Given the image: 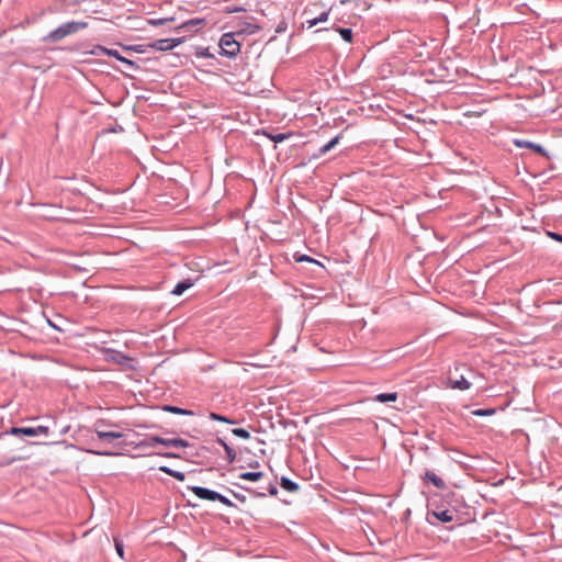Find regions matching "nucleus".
<instances>
[{"instance_id":"obj_1","label":"nucleus","mask_w":562,"mask_h":562,"mask_svg":"<svg viewBox=\"0 0 562 562\" xmlns=\"http://www.w3.org/2000/svg\"><path fill=\"white\" fill-rule=\"evenodd\" d=\"M87 26H88V23H86V22H75V21L67 22V23L58 26L56 30L52 31L48 34L47 40L50 42H59L63 38H65L69 35H72V34L79 32L80 30L86 29Z\"/></svg>"},{"instance_id":"obj_2","label":"nucleus","mask_w":562,"mask_h":562,"mask_svg":"<svg viewBox=\"0 0 562 562\" xmlns=\"http://www.w3.org/2000/svg\"><path fill=\"white\" fill-rule=\"evenodd\" d=\"M218 46L221 48L220 54L228 58L236 57L240 52V44L235 38V33H224L221 38Z\"/></svg>"},{"instance_id":"obj_3","label":"nucleus","mask_w":562,"mask_h":562,"mask_svg":"<svg viewBox=\"0 0 562 562\" xmlns=\"http://www.w3.org/2000/svg\"><path fill=\"white\" fill-rule=\"evenodd\" d=\"M135 360L121 351L108 347V364H115L121 370L134 369Z\"/></svg>"},{"instance_id":"obj_4","label":"nucleus","mask_w":562,"mask_h":562,"mask_svg":"<svg viewBox=\"0 0 562 562\" xmlns=\"http://www.w3.org/2000/svg\"><path fill=\"white\" fill-rule=\"evenodd\" d=\"M147 445L154 447L156 445H162L166 447L175 448H187L190 446L189 441L181 438H162L159 436H153L147 439Z\"/></svg>"},{"instance_id":"obj_5","label":"nucleus","mask_w":562,"mask_h":562,"mask_svg":"<svg viewBox=\"0 0 562 562\" xmlns=\"http://www.w3.org/2000/svg\"><path fill=\"white\" fill-rule=\"evenodd\" d=\"M128 12L130 10H124L117 15H111V19H108V22H111L119 27L137 29L135 22H137L138 19L130 15Z\"/></svg>"},{"instance_id":"obj_6","label":"nucleus","mask_w":562,"mask_h":562,"mask_svg":"<svg viewBox=\"0 0 562 562\" xmlns=\"http://www.w3.org/2000/svg\"><path fill=\"white\" fill-rule=\"evenodd\" d=\"M182 42H183L182 37L161 38V40H156V41L151 42L148 46L150 48H154L157 50L167 52V50H170V49L177 47Z\"/></svg>"},{"instance_id":"obj_7","label":"nucleus","mask_w":562,"mask_h":562,"mask_svg":"<svg viewBox=\"0 0 562 562\" xmlns=\"http://www.w3.org/2000/svg\"><path fill=\"white\" fill-rule=\"evenodd\" d=\"M47 432H48V428L45 427V426H38V427H12L10 429V434L14 435V436L24 435V436L33 437V436H37V435H41V434L47 435Z\"/></svg>"},{"instance_id":"obj_8","label":"nucleus","mask_w":562,"mask_h":562,"mask_svg":"<svg viewBox=\"0 0 562 562\" xmlns=\"http://www.w3.org/2000/svg\"><path fill=\"white\" fill-rule=\"evenodd\" d=\"M205 24H206L205 19L194 18V19H190V20L183 22L178 27H176V30L193 34V33H196L199 30H201Z\"/></svg>"},{"instance_id":"obj_9","label":"nucleus","mask_w":562,"mask_h":562,"mask_svg":"<svg viewBox=\"0 0 562 562\" xmlns=\"http://www.w3.org/2000/svg\"><path fill=\"white\" fill-rule=\"evenodd\" d=\"M108 57H113L125 65L126 69H121L122 72H126L127 70L134 71L138 69V66H136L134 60L123 56L117 49L108 48Z\"/></svg>"},{"instance_id":"obj_10","label":"nucleus","mask_w":562,"mask_h":562,"mask_svg":"<svg viewBox=\"0 0 562 562\" xmlns=\"http://www.w3.org/2000/svg\"><path fill=\"white\" fill-rule=\"evenodd\" d=\"M423 482L426 485H432L434 487L438 490H445L446 483L445 481L434 471L427 470L424 475L422 476Z\"/></svg>"},{"instance_id":"obj_11","label":"nucleus","mask_w":562,"mask_h":562,"mask_svg":"<svg viewBox=\"0 0 562 562\" xmlns=\"http://www.w3.org/2000/svg\"><path fill=\"white\" fill-rule=\"evenodd\" d=\"M515 145L519 148H529L536 153L541 154L542 156H547L546 149L539 144L529 140L516 139Z\"/></svg>"},{"instance_id":"obj_12","label":"nucleus","mask_w":562,"mask_h":562,"mask_svg":"<svg viewBox=\"0 0 562 562\" xmlns=\"http://www.w3.org/2000/svg\"><path fill=\"white\" fill-rule=\"evenodd\" d=\"M199 499H203V501H212V502H215V501H220L221 503L227 505V506H231L232 505V502L228 501L225 496H223L222 494H194Z\"/></svg>"},{"instance_id":"obj_13","label":"nucleus","mask_w":562,"mask_h":562,"mask_svg":"<svg viewBox=\"0 0 562 562\" xmlns=\"http://www.w3.org/2000/svg\"><path fill=\"white\" fill-rule=\"evenodd\" d=\"M192 285H193V282L190 279H184L175 285L173 290L171 291V294L182 295Z\"/></svg>"},{"instance_id":"obj_14","label":"nucleus","mask_w":562,"mask_h":562,"mask_svg":"<svg viewBox=\"0 0 562 562\" xmlns=\"http://www.w3.org/2000/svg\"><path fill=\"white\" fill-rule=\"evenodd\" d=\"M339 138H340V135H337L335 136L333 139H330L327 144H325L324 146H322L319 149H318V153L313 155L314 158H319L322 157L323 155H325L326 153H328L329 150H331L339 142Z\"/></svg>"},{"instance_id":"obj_15","label":"nucleus","mask_w":562,"mask_h":562,"mask_svg":"<svg viewBox=\"0 0 562 562\" xmlns=\"http://www.w3.org/2000/svg\"><path fill=\"white\" fill-rule=\"evenodd\" d=\"M238 477L241 479V480L251 481V482H256V481H259L261 479H268L267 475L263 472H261V471L241 472L238 475Z\"/></svg>"},{"instance_id":"obj_16","label":"nucleus","mask_w":562,"mask_h":562,"mask_svg":"<svg viewBox=\"0 0 562 562\" xmlns=\"http://www.w3.org/2000/svg\"><path fill=\"white\" fill-rule=\"evenodd\" d=\"M449 383L452 389H458L461 391L469 390L471 386V383L463 375H461L458 380L449 379Z\"/></svg>"},{"instance_id":"obj_17","label":"nucleus","mask_w":562,"mask_h":562,"mask_svg":"<svg viewBox=\"0 0 562 562\" xmlns=\"http://www.w3.org/2000/svg\"><path fill=\"white\" fill-rule=\"evenodd\" d=\"M162 409L166 412L172 413V414H177V415H187V416L194 415V413L190 409H186V408H181V407L172 406V405H165L162 407Z\"/></svg>"},{"instance_id":"obj_18","label":"nucleus","mask_w":562,"mask_h":562,"mask_svg":"<svg viewBox=\"0 0 562 562\" xmlns=\"http://www.w3.org/2000/svg\"><path fill=\"white\" fill-rule=\"evenodd\" d=\"M279 484L283 490L288 492H293L299 488V485L286 476H282Z\"/></svg>"},{"instance_id":"obj_19","label":"nucleus","mask_w":562,"mask_h":562,"mask_svg":"<svg viewBox=\"0 0 562 562\" xmlns=\"http://www.w3.org/2000/svg\"><path fill=\"white\" fill-rule=\"evenodd\" d=\"M397 400V393L391 392V393H380L375 395L374 401L380 403H386V402H395Z\"/></svg>"},{"instance_id":"obj_20","label":"nucleus","mask_w":562,"mask_h":562,"mask_svg":"<svg viewBox=\"0 0 562 562\" xmlns=\"http://www.w3.org/2000/svg\"><path fill=\"white\" fill-rule=\"evenodd\" d=\"M432 515L442 522H449L453 518L449 510H432Z\"/></svg>"},{"instance_id":"obj_21","label":"nucleus","mask_w":562,"mask_h":562,"mask_svg":"<svg viewBox=\"0 0 562 562\" xmlns=\"http://www.w3.org/2000/svg\"><path fill=\"white\" fill-rule=\"evenodd\" d=\"M262 134L266 135L269 139H271L274 143H282L283 140H285L290 137V134H284V133L272 134V133L262 131Z\"/></svg>"},{"instance_id":"obj_22","label":"nucleus","mask_w":562,"mask_h":562,"mask_svg":"<svg viewBox=\"0 0 562 562\" xmlns=\"http://www.w3.org/2000/svg\"><path fill=\"white\" fill-rule=\"evenodd\" d=\"M173 21H175L173 18H161V19H147V20H145V22L148 25H153V26L164 25V24H167V23H170V22H173Z\"/></svg>"},{"instance_id":"obj_23","label":"nucleus","mask_w":562,"mask_h":562,"mask_svg":"<svg viewBox=\"0 0 562 562\" xmlns=\"http://www.w3.org/2000/svg\"><path fill=\"white\" fill-rule=\"evenodd\" d=\"M209 417H210V419L216 420V422H222V423H226V424H231V425L236 424L235 420L228 418L227 416L220 415V414L214 413V412L210 413Z\"/></svg>"},{"instance_id":"obj_24","label":"nucleus","mask_w":562,"mask_h":562,"mask_svg":"<svg viewBox=\"0 0 562 562\" xmlns=\"http://www.w3.org/2000/svg\"><path fill=\"white\" fill-rule=\"evenodd\" d=\"M338 32L342 40L347 43H350L352 41V30L348 27H340L338 29Z\"/></svg>"},{"instance_id":"obj_25","label":"nucleus","mask_w":562,"mask_h":562,"mask_svg":"<svg viewBox=\"0 0 562 562\" xmlns=\"http://www.w3.org/2000/svg\"><path fill=\"white\" fill-rule=\"evenodd\" d=\"M328 15H329V12L328 11H324L317 18H315L313 20H308L307 22H308L310 26H314V25H316L318 23L327 21Z\"/></svg>"},{"instance_id":"obj_26","label":"nucleus","mask_w":562,"mask_h":562,"mask_svg":"<svg viewBox=\"0 0 562 562\" xmlns=\"http://www.w3.org/2000/svg\"><path fill=\"white\" fill-rule=\"evenodd\" d=\"M232 434L236 437L243 438V439H249L250 432L247 429L244 428H234L232 429Z\"/></svg>"},{"instance_id":"obj_27","label":"nucleus","mask_w":562,"mask_h":562,"mask_svg":"<svg viewBox=\"0 0 562 562\" xmlns=\"http://www.w3.org/2000/svg\"><path fill=\"white\" fill-rule=\"evenodd\" d=\"M260 30V26L256 25V24H251V23H246V26L244 29L240 30V34L241 33H246V34H255L257 33L258 31Z\"/></svg>"},{"instance_id":"obj_28","label":"nucleus","mask_w":562,"mask_h":562,"mask_svg":"<svg viewBox=\"0 0 562 562\" xmlns=\"http://www.w3.org/2000/svg\"><path fill=\"white\" fill-rule=\"evenodd\" d=\"M160 470L166 472V473H168V474H170V475H172L173 477H176L178 480H181V481L184 480L186 475L182 472L173 471V470H171V469H169L167 467H162V468H160Z\"/></svg>"},{"instance_id":"obj_29","label":"nucleus","mask_w":562,"mask_h":562,"mask_svg":"<svg viewBox=\"0 0 562 562\" xmlns=\"http://www.w3.org/2000/svg\"><path fill=\"white\" fill-rule=\"evenodd\" d=\"M494 413H495V409H493V408H486V409L480 408V409H475V411L472 412L473 415L481 416V417H483V416H491Z\"/></svg>"},{"instance_id":"obj_30","label":"nucleus","mask_w":562,"mask_h":562,"mask_svg":"<svg viewBox=\"0 0 562 562\" xmlns=\"http://www.w3.org/2000/svg\"><path fill=\"white\" fill-rule=\"evenodd\" d=\"M224 450L226 452L227 460L233 462L236 459V451L228 445H225Z\"/></svg>"},{"instance_id":"obj_31","label":"nucleus","mask_w":562,"mask_h":562,"mask_svg":"<svg viewBox=\"0 0 562 562\" xmlns=\"http://www.w3.org/2000/svg\"><path fill=\"white\" fill-rule=\"evenodd\" d=\"M114 546H115L117 555L121 559H124V546H123L122 541H120L117 538H114Z\"/></svg>"},{"instance_id":"obj_32","label":"nucleus","mask_w":562,"mask_h":562,"mask_svg":"<svg viewBox=\"0 0 562 562\" xmlns=\"http://www.w3.org/2000/svg\"><path fill=\"white\" fill-rule=\"evenodd\" d=\"M267 490L270 493L278 492V480H277V477L268 480Z\"/></svg>"},{"instance_id":"obj_33","label":"nucleus","mask_w":562,"mask_h":562,"mask_svg":"<svg viewBox=\"0 0 562 562\" xmlns=\"http://www.w3.org/2000/svg\"><path fill=\"white\" fill-rule=\"evenodd\" d=\"M124 128L121 126V125H112L110 123H108V133H117V132H123Z\"/></svg>"},{"instance_id":"obj_34","label":"nucleus","mask_w":562,"mask_h":562,"mask_svg":"<svg viewBox=\"0 0 562 562\" xmlns=\"http://www.w3.org/2000/svg\"><path fill=\"white\" fill-rule=\"evenodd\" d=\"M188 488L191 492H213L212 490H210L207 487H202V486H188Z\"/></svg>"},{"instance_id":"obj_35","label":"nucleus","mask_w":562,"mask_h":562,"mask_svg":"<svg viewBox=\"0 0 562 562\" xmlns=\"http://www.w3.org/2000/svg\"><path fill=\"white\" fill-rule=\"evenodd\" d=\"M120 437H121L120 432L108 431V445L110 443V441L117 439Z\"/></svg>"},{"instance_id":"obj_36","label":"nucleus","mask_w":562,"mask_h":562,"mask_svg":"<svg viewBox=\"0 0 562 562\" xmlns=\"http://www.w3.org/2000/svg\"><path fill=\"white\" fill-rule=\"evenodd\" d=\"M548 236H550L552 239L562 243V235L554 232H547Z\"/></svg>"},{"instance_id":"obj_37","label":"nucleus","mask_w":562,"mask_h":562,"mask_svg":"<svg viewBox=\"0 0 562 562\" xmlns=\"http://www.w3.org/2000/svg\"><path fill=\"white\" fill-rule=\"evenodd\" d=\"M124 49L126 52H130V50H134V52H137V53H143L144 52L142 45L130 46V47H125Z\"/></svg>"},{"instance_id":"obj_38","label":"nucleus","mask_w":562,"mask_h":562,"mask_svg":"<svg viewBox=\"0 0 562 562\" xmlns=\"http://www.w3.org/2000/svg\"><path fill=\"white\" fill-rule=\"evenodd\" d=\"M297 261H310V262H315V263H318V261L312 259L311 257L306 256V255H303L302 257H300L297 259Z\"/></svg>"},{"instance_id":"obj_39","label":"nucleus","mask_w":562,"mask_h":562,"mask_svg":"<svg viewBox=\"0 0 562 562\" xmlns=\"http://www.w3.org/2000/svg\"><path fill=\"white\" fill-rule=\"evenodd\" d=\"M198 55L202 57H212V54H210L209 48H203L201 52L198 53Z\"/></svg>"},{"instance_id":"obj_40","label":"nucleus","mask_w":562,"mask_h":562,"mask_svg":"<svg viewBox=\"0 0 562 562\" xmlns=\"http://www.w3.org/2000/svg\"><path fill=\"white\" fill-rule=\"evenodd\" d=\"M235 498L239 499L240 502H245V496L244 495H240V494H237V493H234L233 494Z\"/></svg>"},{"instance_id":"obj_41","label":"nucleus","mask_w":562,"mask_h":562,"mask_svg":"<svg viewBox=\"0 0 562 562\" xmlns=\"http://www.w3.org/2000/svg\"><path fill=\"white\" fill-rule=\"evenodd\" d=\"M106 454H108V456H117V454H121V452H120V451H111V450L108 448Z\"/></svg>"},{"instance_id":"obj_42","label":"nucleus","mask_w":562,"mask_h":562,"mask_svg":"<svg viewBox=\"0 0 562 562\" xmlns=\"http://www.w3.org/2000/svg\"><path fill=\"white\" fill-rule=\"evenodd\" d=\"M217 442L224 448L227 445L223 439L217 438Z\"/></svg>"},{"instance_id":"obj_43","label":"nucleus","mask_w":562,"mask_h":562,"mask_svg":"<svg viewBox=\"0 0 562 562\" xmlns=\"http://www.w3.org/2000/svg\"><path fill=\"white\" fill-rule=\"evenodd\" d=\"M98 435H99L100 438L105 437V432H102V431H99Z\"/></svg>"},{"instance_id":"obj_44","label":"nucleus","mask_w":562,"mask_h":562,"mask_svg":"<svg viewBox=\"0 0 562 562\" xmlns=\"http://www.w3.org/2000/svg\"><path fill=\"white\" fill-rule=\"evenodd\" d=\"M282 31H283L282 26H279V27L277 29V31H276V32H277V33H280V32H282Z\"/></svg>"},{"instance_id":"obj_45","label":"nucleus","mask_w":562,"mask_h":562,"mask_svg":"<svg viewBox=\"0 0 562 562\" xmlns=\"http://www.w3.org/2000/svg\"><path fill=\"white\" fill-rule=\"evenodd\" d=\"M166 456L167 457H176V454H173V453H167Z\"/></svg>"},{"instance_id":"obj_46","label":"nucleus","mask_w":562,"mask_h":562,"mask_svg":"<svg viewBox=\"0 0 562 562\" xmlns=\"http://www.w3.org/2000/svg\"><path fill=\"white\" fill-rule=\"evenodd\" d=\"M108 1V4H110V2H116V0H106Z\"/></svg>"},{"instance_id":"obj_47","label":"nucleus","mask_w":562,"mask_h":562,"mask_svg":"<svg viewBox=\"0 0 562 562\" xmlns=\"http://www.w3.org/2000/svg\"><path fill=\"white\" fill-rule=\"evenodd\" d=\"M106 236H108V237H112V236H114V235H113V234H110V233H106Z\"/></svg>"},{"instance_id":"obj_48","label":"nucleus","mask_w":562,"mask_h":562,"mask_svg":"<svg viewBox=\"0 0 562 562\" xmlns=\"http://www.w3.org/2000/svg\"><path fill=\"white\" fill-rule=\"evenodd\" d=\"M558 490H559V491H560V490H562V484L558 487Z\"/></svg>"}]
</instances>
